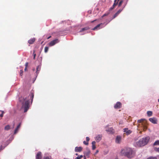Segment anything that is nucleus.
Wrapping results in <instances>:
<instances>
[{
  "mask_svg": "<svg viewBox=\"0 0 159 159\" xmlns=\"http://www.w3.org/2000/svg\"><path fill=\"white\" fill-rule=\"evenodd\" d=\"M10 129V126L8 125L6 126L4 128V129L6 130H8Z\"/></svg>",
  "mask_w": 159,
  "mask_h": 159,
  "instance_id": "412c9836",
  "label": "nucleus"
},
{
  "mask_svg": "<svg viewBox=\"0 0 159 159\" xmlns=\"http://www.w3.org/2000/svg\"><path fill=\"white\" fill-rule=\"evenodd\" d=\"M124 132H125L127 135L130 134L132 131L129 129L128 128H125L123 129Z\"/></svg>",
  "mask_w": 159,
  "mask_h": 159,
  "instance_id": "0eeeda50",
  "label": "nucleus"
},
{
  "mask_svg": "<svg viewBox=\"0 0 159 159\" xmlns=\"http://www.w3.org/2000/svg\"><path fill=\"white\" fill-rule=\"evenodd\" d=\"M21 122H20L19 123V125L17 126L15 130L14 134H16L18 132L19 129H20L21 125Z\"/></svg>",
  "mask_w": 159,
  "mask_h": 159,
  "instance_id": "f8f14e48",
  "label": "nucleus"
},
{
  "mask_svg": "<svg viewBox=\"0 0 159 159\" xmlns=\"http://www.w3.org/2000/svg\"><path fill=\"white\" fill-rule=\"evenodd\" d=\"M96 20H93V21H91V23H93V22H94V21H96Z\"/></svg>",
  "mask_w": 159,
  "mask_h": 159,
  "instance_id": "ea45409f",
  "label": "nucleus"
},
{
  "mask_svg": "<svg viewBox=\"0 0 159 159\" xmlns=\"http://www.w3.org/2000/svg\"><path fill=\"white\" fill-rule=\"evenodd\" d=\"M96 142L95 141H93L92 143V149L94 150L96 148V146H95V144Z\"/></svg>",
  "mask_w": 159,
  "mask_h": 159,
  "instance_id": "a211bd4d",
  "label": "nucleus"
},
{
  "mask_svg": "<svg viewBox=\"0 0 159 159\" xmlns=\"http://www.w3.org/2000/svg\"><path fill=\"white\" fill-rule=\"evenodd\" d=\"M103 24H104L103 23H101L100 24H99L98 25H97L95 27H94V28H93L92 29V30H97L98 28V29H99L100 27L101 26L103 25Z\"/></svg>",
  "mask_w": 159,
  "mask_h": 159,
  "instance_id": "4468645a",
  "label": "nucleus"
},
{
  "mask_svg": "<svg viewBox=\"0 0 159 159\" xmlns=\"http://www.w3.org/2000/svg\"><path fill=\"white\" fill-rule=\"evenodd\" d=\"M51 37V36H49V37H48L47 38L48 39H50V38Z\"/></svg>",
  "mask_w": 159,
  "mask_h": 159,
  "instance_id": "37998d69",
  "label": "nucleus"
},
{
  "mask_svg": "<svg viewBox=\"0 0 159 159\" xmlns=\"http://www.w3.org/2000/svg\"><path fill=\"white\" fill-rule=\"evenodd\" d=\"M98 150H97L96 151V153H98Z\"/></svg>",
  "mask_w": 159,
  "mask_h": 159,
  "instance_id": "c03bdc74",
  "label": "nucleus"
},
{
  "mask_svg": "<svg viewBox=\"0 0 159 159\" xmlns=\"http://www.w3.org/2000/svg\"><path fill=\"white\" fill-rule=\"evenodd\" d=\"M34 97V91L31 90L30 91V93L28 96V99H27L26 98L21 97L19 98V101L21 103L22 106V108L24 109V112H27L29 108V100H31V103L33 102V99Z\"/></svg>",
  "mask_w": 159,
  "mask_h": 159,
  "instance_id": "f257e3e1",
  "label": "nucleus"
},
{
  "mask_svg": "<svg viewBox=\"0 0 159 159\" xmlns=\"http://www.w3.org/2000/svg\"><path fill=\"white\" fill-rule=\"evenodd\" d=\"M59 42L58 39H55L51 41L49 43V45L50 46L54 45L55 44Z\"/></svg>",
  "mask_w": 159,
  "mask_h": 159,
  "instance_id": "20e7f679",
  "label": "nucleus"
},
{
  "mask_svg": "<svg viewBox=\"0 0 159 159\" xmlns=\"http://www.w3.org/2000/svg\"><path fill=\"white\" fill-rule=\"evenodd\" d=\"M63 159H66V158H64Z\"/></svg>",
  "mask_w": 159,
  "mask_h": 159,
  "instance_id": "3c124183",
  "label": "nucleus"
},
{
  "mask_svg": "<svg viewBox=\"0 0 159 159\" xmlns=\"http://www.w3.org/2000/svg\"><path fill=\"white\" fill-rule=\"evenodd\" d=\"M121 139V138L120 136H117L116 138V142L117 143H120Z\"/></svg>",
  "mask_w": 159,
  "mask_h": 159,
  "instance_id": "ddd939ff",
  "label": "nucleus"
},
{
  "mask_svg": "<svg viewBox=\"0 0 159 159\" xmlns=\"http://www.w3.org/2000/svg\"><path fill=\"white\" fill-rule=\"evenodd\" d=\"M84 159H86V157L85 156H84Z\"/></svg>",
  "mask_w": 159,
  "mask_h": 159,
  "instance_id": "49530a36",
  "label": "nucleus"
},
{
  "mask_svg": "<svg viewBox=\"0 0 159 159\" xmlns=\"http://www.w3.org/2000/svg\"><path fill=\"white\" fill-rule=\"evenodd\" d=\"M121 107V103L120 102H117L114 105V107L115 109H119Z\"/></svg>",
  "mask_w": 159,
  "mask_h": 159,
  "instance_id": "423d86ee",
  "label": "nucleus"
},
{
  "mask_svg": "<svg viewBox=\"0 0 159 159\" xmlns=\"http://www.w3.org/2000/svg\"><path fill=\"white\" fill-rule=\"evenodd\" d=\"M147 159H157V158L156 157H151L147 158Z\"/></svg>",
  "mask_w": 159,
  "mask_h": 159,
  "instance_id": "f704fd0d",
  "label": "nucleus"
},
{
  "mask_svg": "<svg viewBox=\"0 0 159 159\" xmlns=\"http://www.w3.org/2000/svg\"><path fill=\"white\" fill-rule=\"evenodd\" d=\"M145 120L144 119H141L140 120H138L137 121L138 123H141L143 122Z\"/></svg>",
  "mask_w": 159,
  "mask_h": 159,
  "instance_id": "a878e982",
  "label": "nucleus"
},
{
  "mask_svg": "<svg viewBox=\"0 0 159 159\" xmlns=\"http://www.w3.org/2000/svg\"><path fill=\"white\" fill-rule=\"evenodd\" d=\"M28 65V62H26L25 64V67H27Z\"/></svg>",
  "mask_w": 159,
  "mask_h": 159,
  "instance_id": "4c0bfd02",
  "label": "nucleus"
},
{
  "mask_svg": "<svg viewBox=\"0 0 159 159\" xmlns=\"http://www.w3.org/2000/svg\"><path fill=\"white\" fill-rule=\"evenodd\" d=\"M2 146H1L0 148V151H1V150H2Z\"/></svg>",
  "mask_w": 159,
  "mask_h": 159,
  "instance_id": "a19ab883",
  "label": "nucleus"
},
{
  "mask_svg": "<svg viewBox=\"0 0 159 159\" xmlns=\"http://www.w3.org/2000/svg\"><path fill=\"white\" fill-rule=\"evenodd\" d=\"M89 152H88V154H89Z\"/></svg>",
  "mask_w": 159,
  "mask_h": 159,
  "instance_id": "603ef678",
  "label": "nucleus"
},
{
  "mask_svg": "<svg viewBox=\"0 0 159 159\" xmlns=\"http://www.w3.org/2000/svg\"><path fill=\"white\" fill-rule=\"evenodd\" d=\"M126 3L125 4V5H124V7H123L122 8V9H119L118 11L117 12V13H118L119 14L121 12V11H122V10H123V9L125 8V7L126 5Z\"/></svg>",
  "mask_w": 159,
  "mask_h": 159,
  "instance_id": "aec40b11",
  "label": "nucleus"
},
{
  "mask_svg": "<svg viewBox=\"0 0 159 159\" xmlns=\"http://www.w3.org/2000/svg\"><path fill=\"white\" fill-rule=\"evenodd\" d=\"M106 131L110 133L113 134L114 132V130L112 128H107Z\"/></svg>",
  "mask_w": 159,
  "mask_h": 159,
  "instance_id": "6e6552de",
  "label": "nucleus"
},
{
  "mask_svg": "<svg viewBox=\"0 0 159 159\" xmlns=\"http://www.w3.org/2000/svg\"><path fill=\"white\" fill-rule=\"evenodd\" d=\"M48 50V48L47 47H46L44 48V52L45 53H47Z\"/></svg>",
  "mask_w": 159,
  "mask_h": 159,
  "instance_id": "c85d7f7f",
  "label": "nucleus"
},
{
  "mask_svg": "<svg viewBox=\"0 0 159 159\" xmlns=\"http://www.w3.org/2000/svg\"><path fill=\"white\" fill-rule=\"evenodd\" d=\"M40 68H41V67H40V66H38L36 68V70H37L36 72H37V73H39V72H38V71H39L40 70Z\"/></svg>",
  "mask_w": 159,
  "mask_h": 159,
  "instance_id": "5701e85b",
  "label": "nucleus"
},
{
  "mask_svg": "<svg viewBox=\"0 0 159 159\" xmlns=\"http://www.w3.org/2000/svg\"><path fill=\"white\" fill-rule=\"evenodd\" d=\"M123 1L122 0H121L119 2V3L118 4V7H120L121 6L122 3H123Z\"/></svg>",
  "mask_w": 159,
  "mask_h": 159,
  "instance_id": "bb28decb",
  "label": "nucleus"
},
{
  "mask_svg": "<svg viewBox=\"0 0 159 159\" xmlns=\"http://www.w3.org/2000/svg\"><path fill=\"white\" fill-rule=\"evenodd\" d=\"M115 159H118V158H115Z\"/></svg>",
  "mask_w": 159,
  "mask_h": 159,
  "instance_id": "8fccbe9b",
  "label": "nucleus"
},
{
  "mask_svg": "<svg viewBox=\"0 0 159 159\" xmlns=\"http://www.w3.org/2000/svg\"><path fill=\"white\" fill-rule=\"evenodd\" d=\"M109 14V13H107V14L105 13V14H104V15H103V16H103H103H107Z\"/></svg>",
  "mask_w": 159,
  "mask_h": 159,
  "instance_id": "e433bc0d",
  "label": "nucleus"
},
{
  "mask_svg": "<svg viewBox=\"0 0 159 159\" xmlns=\"http://www.w3.org/2000/svg\"><path fill=\"white\" fill-rule=\"evenodd\" d=\"M33 56H34V59H35V57H36V54L35 53V50H34L33 51Z\"/></svg>",
  "mask_w": 159,
  "mask_h": 159,
  "instance_id": "c756f323",
  "label": "nucleus"
},
{
  "mask_svg": "<svg viewBox=\"0 0 159 159\" xmlns=\"http://www.w3.org/2000/svg\"><path fill=\"white\" fill-rule=\"evenodd\" d=\"M119 14L116 12L113 16L112 19H113L117 16Z\"/></svg>",
  "mask_w": 159,
  "mask_h": 159,
  "instance_id": "cd10ccee",
  "label": "nucleus"
},
{
  "mask_svg": "<svg viewBox=\"0 0 159 159\" xmlns=\"http://www.w3.org/2000/svg\"><path fill=\"white\" fill-rule=\"evenodd\" d=\"M44 159H50L48 157H44Z\"/></svg>",
  "mask_w": 159,
  "mask_h": 159,
  "instance_id": "58836bf2",
  "label": "nucleus"
},
{
  "mask_svg": "<svg viewBox=\"0 0 159 159\" xmlns=\"http://www.w3.org/2000/svg\"><path fill=\"white\" fill-rule=\"evenodd\" d=\"M83 157V156L81 155L80 156H78L75 159H81Z\"/></svg>",
  "mask_w": 159,
  "mask_h": 159,
  "instance_id": "393cba45",
  "label": "nucleus"
},
{
  "mask_svg": "<svg viewBox=\"0 0 159 159\" xmlns=\"http://www.w3.org/2000/svg\"><path fill=\"white\" fill-rule=\"evenodd\" d=\"M120 154L122 156H125L128 158H131L134 155L135 152L131 148L126 147L121 150Z\"/></svg>",
  "mask_w": 159,
  "mask_h": 159,
  "instance_id": "f03ea898",
  "label": "nucleus"
},
{
  "mask_svg": "<svg viewBox=\"0 0 159 159\" xmlns=\"http://www.w3.org/2000/svg\"><path fill=\"white\" fill-rule=\"evenodd\" d=\"M149 139L148 136L143 138L136 143L137 145L139 147L143 146L148 143Z\"/></svg>",
  "mask_w": 159,
  "mask_h": 159,
  "instance_id": "7ed1b4c3",
  "label": "nucleus"
},
{
  "mask_svg": "<svg viewBox=\"0 0 159 159\" xmlns=\"http://www.w3.org/2000/svg\"><path fill=\"white\" fill-rule=\"evenodd\" d=\"M75 155H76V156H78V153H76L75 154Z\"/></svg>",
  "mask_w": 159,
  "mask_h": 159,
  "instance_id": "de8ad7c7",
  "label": "nucleus"
},
{
  "mask_svg": "<svg viewBox=\"0 0 159 159\" xmlns=\"http://www.w3.org/2000/svg\"><path fill=\"white\" fill-rule=\"evenodd\" d=\"M154 150L155 151H156L159 152V148H154Z\"/></svg>",
  "mask_w": 159,
  "mask_h": 159,
  "instance_id": "473e14b6",
  "label": "nucleus"
},
{
  "mask_svg": "<svg viewBox=\"0 0 159 159\" xmlns=\"http://www.w3.org/2000/svg\"><path fill=\"white\" fill-rule=\"evenodd\" d=\"M158 102H159V99H158Z\"/></svg>",
  "mask_w": 159,
  "mask_h": 159,
  "instance_id": "09e8293b",
  "label": "nucleus"
},
{
  "mask_svg": "<svg viewBox=\"0 0 159 159\" xmlns=\"http://www.w3.org/2000/svg\"><path fill=\"white\" fill-rule=\"evenodd\" d=\"M14 125H15V123H14L13 125V128H14Z\"/></svg>",
  "mask_w": 159,
  "mask_h": 159,
  "instance_id": "a18cd8bd",
  "label": "nucleus"
},
{
  "mask_svg": "<svg viewBox=\"0 0 159 159\" xmlns=\"http://www.w3.org/2000/svg\"><path fill=\"white\" fill-rule=\"evenodd\" d=\"M118 4V2H114V3L112 7H111L109 9V11H110L113 10L115 7Z\"/></svg>",
  "mask_w": 159,
  "mask_h": 159,
  "instance_id": "2eb2a0df",
  "label": "nucleus"
},
{
  "mask_svg": "<svg viewBox=\"0 0 159 159\" xmlns=\"http://www.w3.org/2000/svg\"><path fill=\"white\" fill-rule=\"evenodd\" d=\"M35 38H33L28 41V43L30 44H33L35 41Z\"/></svg>",
  "mask_w": 159,
  "mask_h": 159,
  "instance_id": "dca6fc26",
  "label": "nucleus"
},
{
  "mask_svg": "<svg viewBox=\"0 0 159 159\" xmlns=\"http://www.w3.org/2000/svg\"><path fill=\"white\" fill-rule=\"evenodd\" d=\"M102 134H98L95 138V139L97 142H99L102 139Z\"/></svg>",
  "mask_w": 159,
  "mask_h": 159,
  "instance_id": "39448f33",
  "label": "nucleus"
},
{
  "mask_svg": "<svg viewBox=\"0 0 159 159\" xmlns=\"http://www.w3.org/2000/svg\"><path fill=\"white\" fill-rule=\"evenodd\" d=\"M89 29V27H86L84 28H83L81 29L80 31V32H81L82 31H84L85 30H88Z\"/></svg>",
  "mask_w": 159,
  "mask_h": 159,
  "instance_id": "f3484780",
  "label": "nucleus"
},
{
  "mask_svg": "<svg viewBox=\"0 0 159 159\" xmlns=\"http://www.w3.org/2000/svg\"><path fill=\"white\" fill-rule=\"evenodd\" d=\"M42 153L40 152H39L36 156V159H42Z\"/></svg>",
  "mask_w": 159,
  "mask_h": 159,
  "instance_id": "1a4fd4ad",
  "label": "nucleus"
},
{
  "mask_svg": "<svg viewBox=\"0 0 159 159\" xmlns=\"http://www.w3.org/2000/svg\"><path fill=\"white\" fill-rule=\"evenodd\" d=\"M149 120L152 123L156 124L157 123V120L155 118H150L149 119Z\"/></svg>",
  "mask_w": 159,
  "mask_h": 159,
  "instance_id": "9d476101",
  "label": "nucleus"
},
{
  "mask_svg": "<svg viewBox=\"0 0 159 159\" xmlns=\"http://www.w3.org/2000/svg\"><path fill=\"white\" fill-rule=\"evenodd\" d=\"M27 67H25V71H26L27 70Z\"/></svg>",
  "mask_w": 159,
  "mask_h": 159,
  "instance_id": "79ce46f5",
  "label": "nucleus"
},
{
  "mask_svg": "<svg viewBox=\"0 0 159 159\" xmlns=\"http://www.w3.org/2000/svg\"><path fill=\"white\" fill-rule=\"evenodd\" d=\"M0 111L2 112V114H1L0 115V116L1 117H2L3 116V114L4 113V112L3 111L0 110Z\"/></svg>",
  "mask_w": 159,
  "mask_h": 159,
  "instance_id": "7c9ffc66",
  "label": "nucleus"
},
{
  "mask_svg": "<svg viewBox=\"0 0 159 159\" xmlns=\"http://www.w3.org/2000/svg\"><path fill=\"white\" fill-rule=\"evenodd\" d=\"M126 3L125 4V5H124V7H123L122 8V9H119L118 11L117 12V13H118L119 14L121 12V11H122V10H123V9L125 8V7L126 5Z\"/></svg>",
  "mask_w": 159,
  "mask_h": 159,
  "instance_id": "6ab92c4d",
  "label": "nucleus"
},
{
  "mask_svg": "<svg viewBox=\"0 0 159 159\" xmlns=\"http://www.w3.org/2000/svg\"><path fill=\"white\" fill-rule=\"evenodd\" d=\"M153 145H159V140H157V141H156L154 142Z\"/></svg>",
  "mask_w": 159,
  "mask_h": 159,
  "instance_id": "b1692460",
  "label": "nucleus"
},
{
  "mask_svg": "<svg viewBox=\"0 0 159 159\" xmlns=\"http://www.w3.org/2000/svg\"><path fill=\"white\" fill-rule=\"evenodd\" d=\"M83 143L84 144H85V145H88V144H89L88 142L87 141L86 142L85 141H84L83 142Z\"/></svg>",
  "mask_w": 159,
  "mask_h": 159,
  "instance_id": "72a5a7b5",
  "label": "nucleus"
},
{
  "mask_svg": "<svg viewBox=\"0 0 159 159\" xmlns=\"http://www.w3.org/2000/svg\"><path fill=\"white\" fill-rule=\"evenodd\" d=\"M23 70H20V76H22L23 75Z\"/></svg>",
  "mask_w": 159,
  "mask_h": 159,
  "instance_id": "2f4dec72",
  "label": "nucleus"
},
{
  "mask_svg": "<svg viewBox=\"0 0 159 159\" xmlns=\"http://www.w3.org/2000/svg\"><path fill=\"white\" fill-rule=\"evenodd\" d=\"M82 149L83 148L81 147H76L75 148V151L76 152H80L82 151Z\"/></svg>",
  "mask_w": 159,
  "mask_h": 159,
  "instance_id": "9b49d317",
  "label": "nucleus"
},
{
  "mask_svg": "<svg viewBox=\"0 0 159 159\" xmlns=\"http://www.w3.org/2000/svg\"><path fill=\"white\" fill-rule=\"evenodd\" d=\"M86 139L87 141L88 142V141L90 139L88 137H87L86 138Z\"/></svg>",
  "mask_w": 159,
  "mask_h": 159,
  "instance_id": "c9c22d12",
  "label": "nucleus"
},
{
  "mask_svg": "<svg viewBox=\"0 0 159 159\" xmlns=\"http://www.w3.org/2000/svg\"><path fill=\"white\" fill-rule=\"evenodd\" d=\"M152 112L150 111H148L147 112V115L148 116H152Z\"/></svg>",
  "mask_w": 159,
  "mask_h": 159,
  "instance_id": "4be33fe9",
  "label": "nucleus"
}]
</instances>
